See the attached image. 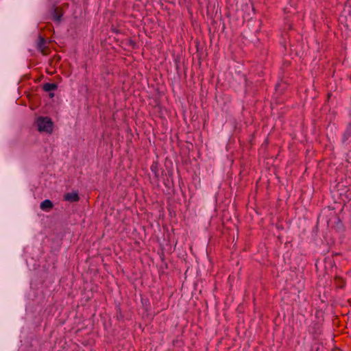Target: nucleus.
<instances>
[{
	"mask_svg": "<svg viewBox=\"0 0 351 351\" xmlns=\"http://www.w3.org/2000/svg\"><path fill=\"white\" fill-rule=\"evenodd\" d=\"M38 130L51 134L53 130V123L49 117H38L36 120Z\"/></svg>",
	"mask_w": 351,
	"mask_h": 351,
	"instance_id": "f257e3e1",
	"label": "nucleus"
},
{
	"mask_svg": "<svg viewBox=\"0 0 351 351\" xmlns=\"http://www.w3.org/2000/svg\"><path fill=\"white\" fill-rule=\"evenodd\" d=\"M37 49L43 55H47L50 51V49L46 46V40L43 36H39V40L37 43Z\"/></svg>",
	"mask_w": 351,
	"mask_h": 351,
	"instance_id": "f03ea898",
	"label": "nucleus"
},
{
	"mask_svg": "<svg viewBox=\"0 0 351 351\" xmlns=\"http://www.w3.org/2000/svg\"><path fill=\"white\" fill-rule=\"evenodd\" d=\"M64 199L70 202H77L80 200V197L77 192L67 193L64 195Z\"/></svg>",
	"mask_w": 351,
	"mask_h": 351,
	"instance_id": "7ed1b4c3",
	"label": "nucleus"
},
{
	"mask_svg": "<svg viewBox=\"0 0 351 351\" xmlns=\"http://www.w3.org/2000/svg\"><path fill=\"white\" fill-rule=\"evenodd\" d=\"M334 282L336 287L339 289L344 288L346 284V280L339 276H335Z\"/></svg>",
	"mask_w": 351,
	"mask_h": 351,
	"instance_id": "20e7f679",
	"label": "nucleus"
},
{
	"mask_svg": "<svg viewBox=\"0 0 351 351\" xmlns=\"http://www.w3.org/2000/svg\"><path fill=\"white\" fill-rule=\"evenodd\" d=\"M53 206V204L49 199H45L40 204V209L43 210L48 211L51 210Z\"/></svg>",
	"mask_w": 351,
	"mask_h": 351,
	"instance_id": "39448f33",
	"label": "nucleus"
},
{
	"mask_svg": "<svg viewBox=\"0 0 351 351\" xmlns=\"http://www.w3.org/2000/svg\"><path fill=\"white\" fill-rule=\"evenodd\" d=\"M341 190L346 192V193L344 195H343L342 193H340V195L341 196L342 201H343V202L349 201L351 199V191L349 189H348L347 187H344Z\"/></svg>",
	"mask_w": 351,
	"mask_h": 351,
	"instance_id": "423d86ee",
	"label": "nucleus"
},
{
	"mask_svg": "<svg viewBox=\"0 0 351 351\" xmlns=\"http://www.w3.org/2000/svg\"><path fill=\"white\" fill-rule=\"evenodd\" d=\"M58 86L55 83H45L43 86V89L46 92H49L57 89Z\"/></svg>",
	"mask_w": 351,
	"mask_h": 351,
	"instance_id": "0eeeda50",
	"label": "nucleus"
},
{
	"mask_svg": "<svg viewBox=\"0 0 351 351\" xmlns=\"http://www.w3.org/2000/svg\"><path fill=\"white\" fill-rule=\"evenodd\" d=\"M62 15L63 14L62 10L58 8H56L53 12V19L54 21L59 23L61 21Z\"/></svg>",
	"mask_w": 351,
	"mask_h": 351,
	"instance_id": "6e6552de",
	"label": "nucleus"
},
{
	"mask_svg": "<svg viewBox=\"0 0 351 351\" xmlns=\"http://www.w3.org/2000/svg\"><path fill=\"white\" fill-rule=\"evenodd\" d=\"M351 136V123H349L343 134L342 141L343 143L348 140Z\"/></svg>",
	"mask_w": 351,
	"mask_h": 351,
	"instance_id": "1a4fd4ad",
	"label": "nucleus"
},
{
	"mask_svg": "<svg viewBox=\"0 0 351 351\" xmlns=\"http://www.w3.org/2000/svg\"><path fill=\"white\" fill-rule=\"evenodd\" d=\"M331 95H332V94L330 93H328L327 95L328 99H329Z\"/></svg>",
	"mask_w": 351,
	"mask_h": 351,
	"instance_id": "9d476101",
	"label": "nucleus"
}]
</instances>
